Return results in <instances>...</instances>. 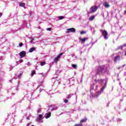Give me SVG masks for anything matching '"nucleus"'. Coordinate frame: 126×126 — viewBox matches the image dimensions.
<instances>
[{
  "mask_svg": "<svg viewBox=\"0 0 126 126\" xmlns=\"http://www.w3.org/2000/svg\"><path fill=\"white\" fill-rule=\"evenodd\" d=\"M104 69H105L104 66H99L98 68L96 69V74L98 75L102 74Z\"/></svg>",
  "mask_w": 126,
  "mask_h": 126,
  "instance_id": "1",
  "label": "nucleus"
},
{
  "mask_svg": "<svg viewBox=\"0 0 126 126\" xmlns=\"http://www.w3.org/2000/svg\"><path fill=\"white\" fill-rule=\"evenodd\" d=\"M98 6L96 5H93L90 8V11L88 12L89 14L90 13H94V12H96L97 11V9H98Z\"/></svg>",
  "mask_w": 126,
  "mask_h": 126,
  "instance_id": "2",
  "label": "nucleus"
},
{
  "mask_svg": "<svg viewBox=\"0 0 126 126\" xmlns=\"http://www.w3.org/2000/svg\"><path fill=\"white\" fill-rule=\"evenodd\" d=\"M102 36H103V37L105 40H108V32H107V31L106 30L102 31Z\"/></svg>",
  "mask_w": 126,
  "mask_h": 126,
  "instance_id": "3",
  "label": "nucleus"
},
{
  "mask_svg": "<svg viewBox=\"0 0 126 126\" xmlns=\"http://www.w3.org/2000/svg\"><path fill=\"white\" fill-rule=\"evenodd\" d=\"M63 53H61L60 54H59L57 57H56L54 59V63H58V62H59V60H60V59H61V57H62V56H63Z\"/></svg>",
  "mask_w": 126,
  "mask_h": 126,
  "instance_id": "4",
  "label": "nucleus"
},
{
  "mask_svg": "<svg viewBox=\"0 0 126 126\" xmlns=\"http://www.w3.org/2000/svg\"><path fill=\"white\" fill-rule=\"evenodd\" d=\"M67 31H68V33H69V32H71L72 33H75V29L71 28L67 29Z\"/></svg>",
  "mask_w": 126,
  "mask_h": 126,
  "instance_id": "5",
  "label": "nucleus"
},
{
  "mask_svg": "<svg viewBox=\"0 0 126 126\" xmlns=\"http://www.w3.org/2000/svg\"><path fill=\"white\" fill-rule=\"evenodd\" d=\"M79 40L81 41L82 44H84L86 40H88V37H84L83 38H80Z\"/></svg>",
  "mask_w": 126,
  "mask_h": 126,
  "instance_id": "6",
  "label": "nucleus"
},
{
  "mask_svg": "<svg viewBox=\"0 0 126 126\" xmlns=\"http://www.w3.org/2000/svg\"><path fill=\"white\" fill-rule=\"evenodd\" d=\"M19 55L20 56L21 58H23L26 56V52L25 51H23L21 52H20Z\"/></svg>",
  "mask_w": 126,
  "mask_h": 126,
  "instance_id": "7",
  "label": "nucleus"
},
{
  "mask_svg": "<svg viewBox=\"0 0 126 126\" xmlns=\"http://www.w3.org/2000/svg\"><path fill=\"white\" fill-rule=\"evenodd\" d=\"M120 58H121V56H120V55H118L117 56L115 57L114 58V59L113 60L114 62L117 63L118 61H120Z\"/></svg>",
  "mask_w": 126,
  "mask_h": 126,
  "instance_id": "8",
  "label": "nucleus"
},
{
  "mask_svg": "<svg viewBox=\"0 0 126 126\" xmlns=\"http://www.w3.org/2000/svg\"><path fill=\"white\" fill-rule=\"evenodd\" d=\"M103 5L104 6H105V7H106V8H108V7H110V5L109 4V3H108V2H105L103 3Z\"/></svg>",
  "mask_w": 126,
  "mask_h": 126,
  "instance_id": "9",
  "label": "nucleus"
},
{
  "mask_svg": "<svg viewBox=\"0 0 126 126\" xmlns=\"http://www.w3.org/2000/svg\"><path fill=\"white\" fill-rule=\"evenodd\" d=\"M94 19H95V16L92 15L89 18V20H90V21H92L94 20Z\"/></svg>",
  "mask_w": 126,
  "mask_h": 126,
  "instance_id": "10",
  "label": "nucleus"
},
{
  "mask_svg": "<svg viewBox=\"0 0 126 126\" xmlns=\"http://www.w3.org/2000/svg\"><path fill=\"white\" fill-rule=\"evenodd\" d=\"M86 122H87V118H85L84 119H82L80 121V123H86Z\"/></svg>",
  "mask_w": 126,
  "mask_h": 126,
  "instance_id": "11",
  "label": "nucleus"
},
{
  "mask_svg": "<svg viewBox=\"0 0 126 126\" xmlns=\"http://www.w3.org/2000/svg\"><path fill=\"white\" fill-rule=\"evenodd\" d=\"M51 117V112H49L48 113H46V116L45 117L46 119H49Z\"/></svg>",
  "mask_w": 126,
  "mask_h": 126,
  "instance_id": "12",
  "label": "nucleus"
},
{
  "mask_svg": "<svg viewBox=\"0 0 126 126\" xmlns=\"http://www.w3.org/2000/svg\"><path fill=\"white\" fill-rule=\"evenodd\" d=\"M106 87H107V84H105L104 86H103L102 88L101 89V91L103 92Z\"/></svg>",
  "mask_w": 126,
  "mask_h": 126,
  "instance_id": "13",
  "label": "nucleus"
},
{
  "mask_svg": "<svg viewBox=\"0 0 126 126\" xmlns=\"http://www.w3.org/2000/svg\"><path fill=\"white\" fill-rule=\"evenodd\" d=\"M33 51H35V48L32 47V48L30 49L29 52L32 53V52H33Z\"/></svg>",
  "mask_w": 126,
  "mask_h": 126,
  "instance_id": "14",
  "label": "nucleus"
},
{
  "mask_svg": "<svg viewBox=\"0 0 126 126\" xmlns=\"http://www.w3.org/2000/svg\"><path fill=\"white\" fill-rule=\"evenodd\" d=\"M72 67H73V68H77V65L75 64H71Z\"/></svg>",
  "mask_w": 126,
  "mask_h": 126,
  "instance_id": "15",
  "label": "nucleus"
},
{
  "mask_svg": "<svg viewBox=\"0 0 126 126\" xmlns=\"http://www.w3.org/2000/svg\"><path fill=\"white\" fill-rule=\"evenodd\" d=\"M58 18L59 20H62V19H64V18H65V17L63 16H59Z\"/></svg>",
  "mask_w": 126,
  "mask_h": 126,
  "instance_id": "16",
  "label": "nucleus"
},
{
  "mask_svg": "<svg viewBox=\"0 0 126 126\" xmlns=\"http://www.w3.org/2000/svg\"><path fill=\"white\" fill-rule=\"evenodd\" d=\"M94 81L96 82V83H98V81H100L101 82H103V79H98V80H95Z\"/></svg>",
  "mask_w": 126,
  "mask_h": 126,
  "instance_id": "17",
  "label": "nucleus"
},
{
  "mask_svg": "<svg viewBox=\"0 0 126 126\" xmlns=\"http://www.w3.org/2000/svg\"><path fill=\"white\" fill-rule=\"evenodd\" d=\"M42 118H43V115L41 114L38 115L39 121H41V120H42Z\"/></svg>",
  "mask_w": 126,
  "mask_h": 126,
  "instance_id": "18",
  "label": "nucleus"
},
{
  "mask_svg": "<svg viewBox=\"0 0 126 126\" xmlns=\"http://www.w3.org/2000/svg\"><path fill=\"white\" fill-rule=\"evenodd\" d=\"M19 5H20V6L23 7L25 6V4L24 3H20Z\"/></svg>",
  "mask_w": 126,
  "mask_h": 126,
  "instance_id": "19",
  "label": "nucleus"
},
{
  "mask_svg": "<svg viewBox=\"0 0 126 126\" xmlns=\"http://www.w3.org/2000/svg\"><path fill=\"white\" fill-rule=\"evenodd\" d=\"M36 71L35 70H33L32 71V73H31V76H33L34 75V74H35Z\"/></svg>",
  "mask_w": 126,
  "mask_h": 126,
  "instance_id": "20",
  "label": "nucleus"
},
{
  "mask_svg": "<svg viewBox=\"0 0 126 126\" xmlns=\"http://www.w3.org/2000/svg\"><path fill=\"white\" fill-rule=\"evenodd\" d=\"M83 125H82V124L80 123V124H75L74 126H83Z\"/></svg>",
  "mask_w": 126,
  "mask_h": 126,
  "instance_id": "21",
  "label": "nucleus"
},
{
  "mask_svg": "<svg viewBox=\"0 0 126 126\" xmlns=\"http://www.w3.org/2000/svg\"><path fill=\"white\" fill-rule=\"evenodd\" d=\"M45 64H46V62H41L40 65L41 66H43V65H45Z\"/></svg>",
  "mask_w": 126,
  "mask_h": 126,
  "instance_id": "22",
  "label": "nucleus"
},
{
  "mask_svg": "<svg viewBox=\"0 0 126 126\" xmlns=\"http://www.w3.org/2000/svg\"><path fill=\"white\" fill-rule=\"evenodd\" d=\"M81 35H83V34H86V32L82 31L80 32Z\"/></svg>",
  "mask_w": 126,
  "mask_h": 126,
  "instance_id": "23",
  "label": "nucleus"
},
{
  "mask_svg": "<svg viewBox=\"0 0 126 126\" xmlns=\"http://www.w3.org/2000/svg\"><path fill=\"white\" fill-rule=\"evenodd\" d=\"M22 75V73H20V74L17 76V77L19 78H21Z\"/></svg>",
  "mask_w": 126,
  "mask_h": 126,
  "instance_id": "24",
  "label": "nucleus"
},
{
  "mask_svg": "<svg viewBox=\"0 0 126 126\" xmlns=\"http://www.w3.org/2000/svg\"><path fill=\"white\" fill-rule=\"evenodd\" d=\"M31 40L30 41V42L32 43V42H33V41H34V38L31 37Z\"/></svg>",
  "mask_w": 126,
  "mask_h": 126,
  "instance_id": "25",
  "label": "nucleus"
},
{
  "mask_svg": "<svg viewBox=\"0 0 126 126\" xmlns=\"http://www.w3.org/2000/svg\"><path fill=\"white\" fill-rule=\"evenodd\" d=\"M46 30H47V31H51L52 30V28H47V29H46Z\"/></svg>",
  "mask_w": 126,
  "mask_h": 126,
  "instance_id": "26",
  "label": "nucleus"
},
{
  "mask_svg": "<svg viewBox=\"0 0 126 126\" xmlns=\"http://www.w3.org/2000/svg\"><path fill=\"white\" fill-rule=\"evenodd\" d=\"M23 45V43H22V42L19 44V47H22Z\"/></svg>",
  "mask_w": 126,
  "mask_h": 126,
  "instance_id": "27",
  "label": "nucleus"
},
{
  "mask_svg": "<svg viewBox=\"0 0 126 126\" xmlns=\"http://www.w3.org/2000/svg\"><path fill=\"white\" fill-rule=\"evenodd\" d=\"M67 102H68V100L67 99H65L64 101V103H67Z\"/></svg>",
  "mask_w": 126,
  "mask_h": 126,
  "instance_id": "28",
  "label": "nucleus"
},
{
  "mask_svg": "<svg viewBox=\"0 0 126 126\" xmlns=\"http://www.w3.org/2000/svg\"><path fill=\"white\" fill-rule=\"evenodd\" d=\"M95 96H96V97H98V96H99V94H98V92H97V93H95Z\"/></svg>",
  "mask_w": 126,
  "mask_h": 126,
  "instance_id": "29",
  "label": "nucleus"
},
{
  "mask_svg": "<svg viewBox=\"0 0 126 126\" xmlns=\"http://www.w3.org/2000/svg\"><path fill=\"white\" fill-rule=\"evenodd\" d=\"M57 109H58V107H55V108H53V110H57Z\"/></svg>",
  "mask_w": 126,
  "mask_h": 126,
  "instance_id": "30",
  "label": "nucleus"
},
{
  "mask_svg": "<svg viewBox=\"0 0 126 126\" xmlns=\"http://www.w3.org/2000/svg\"><path fill=\"white\" fill-rule=\"evenodd\" d=\"M2 16V13H0V17H1Z\"/></svg>",
  "mask_w": 126,
  "mask_h": 126,
  "instance_id": "31",
  "label": "nucleus"
},
{
  "mask_svg": "<svg viewBox=\"0 0 126 126\" xmlns=\"http://www.w3.org/2000/svg\"><path fill=\"white\" fill-rule=\"evenodd\" d=\"M20 63H23V60H20Z\"/></svg>",
  "mask_w": 126,
  "mask_h": 126,
  "instance_id": "32",
  "label": "nucleus"
},
{
  "mask_svg": "<svg viewBox=\"0 0 126 126\" xmlns=\"http://www.w3.org/2000/svg\"><path fill=\"white\" fill-rule=\"evenodd\" d=\"M30 64H30V62H28V65H30Z\"/></svg>",
  "mask_w": 126,
  "mask_h": 126,
  "instance_id": "33",
  "label": "nucleus"
},
{
  "mask_svg": "<svg viewBox=\"0 0 126 126\" xmlns=\"http://www.w3.org/2000/svg\"><path fill=\"white\" fill-rule=\"evenodd\" d=\"M41 74V75H43V76H44V73H42Z\"/></svg>",
  "mask_w": 126,
  "mask_h": 126,
  "instance_id": "34",
  "label": "nucleus"
},
{
  "mask_svg": "<svg viewBox=\"0 0 126 126\" xmlns=\"http://www.w3.org/2000/svg\"><path fill=\"white\" fill-rule=\"evenodd\" d=\"M96 87H98V85H97V86H96Z\"/></svg>",
  "mask_w": 126,
  "mask_h": 126,
  "instance_id": "35",
  "label": "nucleus"
}]
</instances>
